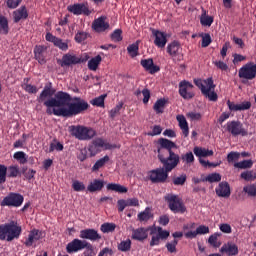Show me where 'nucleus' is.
Returning <instances> with one entry per match:
<instances>
[{"instance_id": "obj_1", "label": "nucleus", "mask_w": 256, "mask_h": 256, "mask_svg": "<svg viewBox=\"0 0 256 256\" xmlns=\"http://www.w3.org/2000/svg\"><path fill=\"white\" fill-rule=\"evenodd\" d=\"M36 101L46 107L47 115L56 117H77L89 109V103L81 97H71V94L65 91H58L53 87L52 82L44 85L43 90L37 97Z\"/></svg>"}, {"instance_id": "obj_2", "label": "nucleus", "mask_w": 256, "mask_h": 256, "mask_svg": "<svg viewBox=\"0 0 256 256\" xmlns=\"http://www.w3.org/2000/svg\"><path fill=\"white\" fill-rule=\"evenodd\" d=\"M174 149H177L175 142L167 138H160L158 140L156 153H158V160L163 167L150 171L149 177L152 183H165L169 177V173L181 162L179 154L173 152Z\"/></svg>"}, {"instance_id": "obj_3", "label": "nucleus", "mask_w": 256, "mask_h": 256, "mask_svg": "<svg viewBox=\"0 0 256 256\" xmlns=\"http://www.w3.org/2000/svg\"><path fill=\"white\" fill-rule=\"evenodd\" d=\"M149 231L150 235H152L151 241H150V247H155L161 245V241H166V239H169L170 232L167 230H163L161 226H150L148 228H137L132 230V239L134 241H145L149 237Z\"/></svg>"}, {"instance_id": "obj_4", "label": "nucleus", "mask_w": 256, "mask_h": 256, "mask_svg": "<svg viewBox=\"0 0 256 256\" xmlns=\"http://www.w3.org/2000/svg\"><path fill=\"white\" fill-rule=\"evenodd\" d=\"M21 226L17 221H10L5 224L0 225V241H14V239H19L22 233Z\"/></svg>"}, {"instance_id": "obj_5", "label": "nucleus", "mask_w": 256, "mask_h": 256, "mask_svg": "<svg viewBox=\"0 0 256 256\" xmlns=\"http://www.w3.org/2000/svg\"><path fill=\"white\" fill-rule=\"evenodd\" d=\"M194 84L198 89H200L202 95L209 99V101H217L218 96L215 93V83L213 82V78L209 77L205 80L202 79H194Z\"/></svg>"}, {"instance_id": "obj_6", "label": "nucleus", "mask_w": 256, "mask_h": 256, "mask_svg": "<svg viewBox=\"0 0 256 256\" xmlns=\"http://www.w3.org/2000/svg\"><path fill=\"white\" fill-rule=\"evenodd\" d=\"M69 132L78 141H91V139L97 137V131L95 129L84 125H72L69 127Z\"/></svg>"}, {"instance_id": "obj_7", "label": "nucleus", "mask_w": 256, "mask_h": 256, "mask_svg": "<svg viewBox=\"0 0 256 256\" xmlns=\"http://www.w3.org/2000/svg\"><path fill=\"white\" fill-rule=\"evenodd\" d=\"M164 199L168 203V207L172 213H181L183 215V213L187 211L183 199L179 198L177 195L167 194Z\"/></svg>"}, {"instance_id": "obj_8", "label": "nucleus", "mask_w": 256, "mask_h": 256, "mask_svg": "<svg viewBox=\"0 0 256 256\" xmlns=\"http://www.w3.org/2000/svg\"><path fill=\"white\" fill-rule=\"evenodd\" d=\"M226 130L228 133H231L233 137H237L241 135V137H247L249 135V131L243 126V123L239 120L229 121L226 124Z\"/></svg>"}, {"instance_id": "obj_9", "label": "nucleus", "mask_w": 256, "mask_h": 256, "mask_svg": "<svg viewBox=\"0 0 256 256\" xmlns=\"http://www.w3.org/2000/svg\"><path fill=\"white\" fill-rule=\"evenodd\" d=\"M195 86L187 80H182L179 82V95L182 99L189 101L195 97Z\"/></svg>"}, {"instance_id": "obj_10", "label": "nucleus", "mask_w": 256, "mask_h": 256, "mask_svg": "<svg viewBox=\"0 0 256 256\" xmlns=\"http://www.w3.org/2000/svg\"><path fill=\"white\" fill-rule=\"evenodd\" d=\"M25 198L19 193L11 192L8 196L4 197L1 201V207H21Z\"/></svg>"}, {"instance_id": "obj_11", "label": "nucleus", "mask_w": 256, "mask_h": 256, "mask_svg": "<svg viewBox=\"0 0 256 256\" xmlns=\"http://www.w3.org/2000/svg\"><path fill=\"white\" fill-rule=\"evenodd\" d=\"M238 77L247 81H253L256 77V64L254 62L246 63L239 69Z\"/></svg>"}, {"instance_id": "obj_12", "label": "nucleus", "mask_w": 256, "mask_h": 256, "mask_svg": "<svg viewBox=\"0 0 256 256\" xmlns=\"http://www.w3.org/2000/svg\"><path fill=\"white\" fill-rule=\"evenodd\" d=\"M88 58L81 59L73 53H66L62 56V59L58 60L57 63L60 67H71V65H79L80 63H85Z\"/></svg>"}, {"instance_id": "obj_13", "label": "nucleus", "mask_w": 256, "mask_h": 256, "mask_svg": "<svg viewBox=\"0 0 256 256\" xmlns=\"http://www.w3.org/2000/svg\"><path fill=\"white\" fill-rule=\"evenodd\" d=\"M67 11L69 13H72L73 15H85L86 17H89L91 15V10L89 9V3L83 2V3H75L72 5H69L67 7Z\"/></svg>"}, {"instance_id": "obj_14", "label": "nucleus", "mask_w": 256, "mask_h": 256, "mask_svg": "<svg viewBox=\"0 0 256 256\" xmlns=\"http://www.w3.org/2000/svg\"><path fill=\"white\" fill-rule=\"evenodd\" d=\"M152 35L154 39V45L159 49H164L165 45H167V33L152 29Z\"/></svg>"}, {"instance_id": "obj_15", "label": "nucleus", "mask_w": 256, "mask_h": 256, "mask_svg": "<svg viewBox=\"0 0 256 256\" xmlns=\"http://www.w3.org/2000/svg\"><path fill=\"white\" fill-rule=\"evenodd\" d=\"M140 65L145 71L150 73V75H155V73H159L161 71V67L155 65L153 62V58L142 59L140 61Z\"/></svg>"}, {"instance_id": "obj_16", "label": "nucleus", "mask_w": 256, "mask_h": 256, "mask_svg": "<svg viewBox=\"0 0 256 256\" xmlns=\"http://www.w3.org/2000/svg\"><path fill=\"white\" fill-rule=\"evenodd\" d=\"M80 239H87L88 241H101V234L93 228H88L80 231Z\"/></svg>"}, {"instance_id": "obj_17", "label": "nucleus", "mask_w": 256, "mask_h": 256, "mask_svg": "<svg viewBox=\"0 0 256 256\" xmlns=\"http://www.w3.org/2000/svg\"><path fill=\"white\" fill-rule=\"evenodd\" d=\"M85 243H87V240L75 238L67 244L66 251L67 253H78V251H83Z\"/></svg>"}, {"instance_id": "obj_18", "label": "nucleus", "mask_w": 256, "mask_h": 256, "mask_svg": "<svg viewBox=\"0 0 256 256\" xmlns=\"http://www.w3.org/2000/svg\"><path fill=\"white\" fill-rule=\"evenodd\" d=\"M107 17L100 16L99 18L95 19L92 23V28L96 33H103V31H107L109 29V22H105Z\"/></svg>"}, {"instance_id": "obj_19", "label": "nucleus", "mask_w": 256, "mask_h": 256, "mask_svg": "<svg viewBox=\"0 0 256 256\" xmlns=\"http://www.w3.org/2000/svg\"><path fill=\"white\" fill-rule=\"evenodd\" d=\"M41 239H43V232L37 229H33L30 231L28 238L24 242V245L26 247H33V242L39 241Z\"/></svg>"}, {"instance_id": "obj_20", "label": "nucleus", "mask_w": 256, "mask_h": 256, "mask_svg": "<svg viewBox=\"0 0 256 256\" xmlns=\"http://www.w3.org/2000/svg\"><path fill=\"white\" fill-rule=\"evenodd\" d=\"M103 147V143L101 142V138L94 139L88 145V151L90 153V157H95L98 153H101V148Z\"/></svg>"}, {"instance_id": "obj_21", "label": "nucleus", "mask_w": 256, "mask_h": 256, "mask_svg": "<svg viewBox=\"0 0 256 256\" xmlns=\"http://www.w3.org/2000/svg\"><path fill=\"white\" fill-rule=\"evenodd\" d=\"M227 105L230 111H247L251 109V103L249 101H244L241 104H235V102L227 100Z\"/></svg>"}, {"instance_id": "obj_22", "label": "nucleus", "mask_w": 256, "mask_h": 256, "mask_svg": "<svg viewBox=\"0 0 256 256\" xmlns=\"http://www.w3.org/2000/svg\"><path fill=\"white\" fill-rule=\"evenodd\" d=\"M215 191L218 197H231V187L229 186L228 182H221Z\"/></svg>"}, {"instance_id": "obj_23", "label": "nucleus", "mask_w": 256, "mask_h": 256, "mask_svg": "<svg viewBox=\"0 0 256 256\" xmlns=\"http://www.w3.org/2000/svg\"><path fill=\"white\" fill-rule=\"evenodd\" d=\"M220 252L228 256L239 255V247L233 242H228L221 247Z\"/></svg>"}, {"instance_id": "obj_24", "label": "nucleus", "mask_w": 256, "mask_h": 256, "mask_svg": "<svg viewBox=\"0 0 256 256\" xmlns=\"http://www.w3.org/2000/svg\"><path fill=\"white\" fill-rule=\"evenodd\" d=\"M29 17V12L27 11V7L21 6L19 9L13 12L14 23H19V21L27 19Z\"/></svg>"}, {"instance_id": "obj_25", "label": "nucleus", "mask_w": 256, "mask_h": 256, "mask_svg": "<svg viewBox=\"0 0 256 256\" xmlns=\"http://www.w3.org/2000/svg\"><path fill=\"white\" fill-rule=\"evenodd\" d=\"M47 48H45V46H35L34 48V57L36 59V61H38V63H40V65H45V63L47 62L45 60V51Z\"/></svg>"}, {"instance_id": "obj_26", "label": "nucleus", "mask_w": 256, "mask_h": 256, "mask_svg": "<svg viewBox=\"0 0 256 256\" xmlns=\"http://www.w3.org/2000/svg\"><path fill=\"white\" fill-rule=\"evenodd\" d=\"M105 187V181L94 179L90 184L87 186V191L89 193H95L97 191H101Z\"/></svg>"}, {"instance_id": "obj_27", "label": "nucleus", "mask_w": 256, "mask_h": 256, "mask_svg": "<svg viewBox=\"0 0 256 256\" xmlns=\"http://www.w3.org/2000/svg\"><path fill=\"white\" fill-rule=\"evenodd\" d=\"M180 129H182V133L184 137H189V123H187V119L183 115H178L176 117Z\"/></svg>"}, {"instance_id": "obj_28", "label": "nucleus", "mask_w": 256, "mask_h": 256, "mask_svg": "<svg viewBox=\"0 0 256 256\" xmlns=\"http://www.w3.org/2000/svg\"><path fill=\"white\" fill-rule=\"evenodd\" d=\"M181 49V43L179 41L174 40L167 46V53L170 57H177L179 50Z\"/></svg>"}, {"instance_id": "obj_29", "label": "nucleus", "mask_w": 256, "mask_h": 256, "mask_svg": "<svg viewBox=\"0 0 256 256\" xmlns=\"http://www.w3.org/2000/svg\"><path fill=\"white\" fill-rule=\"evenodd\" d=\"M139 43H141V41L137 40L136 42L128 45L127 47L128 55L132 59H135V57H139Z\"/></svg>"}, {"instance_id": "obj_30", "label": "nucleus", "mask_w": 256, "mask_h": 256, "mask_svg": "<svg viewBox=\"0 0 256 256\" xmlns=\"http://www.w3.org/2000/svg\"><path fill=\"white\" fill-rule=\"evenodd\" d=\"M0 35H9V20L0 14Z\"/></svg>"}, {"instance_id": "obj_31", "label": "nucleus", "mask_w": 256, "mask_h": 256, "mask_svg": "<svg viewBox=\"0 0 256 256\" xmlns=\"http://www.w3.org/2000/svg\"><path fill=\"white\" fill-rule=\"evenodd\" d=\"M106 189L108 191H115L116 193H127L129 191V189H127V187H125L121 184H117V183L107 184Z\"/></svg>"}, {"instance_id": "obj_32", "label": "nucleus", "mask_w": 256, "mask_h": 256, "mask_svg": "<svg viewBox=\"0 0 256 256\" xmlns=\"http://www.w3.org/2000/svg\"><path fill=\"white\" fill-rule=\"evenodd\" d=\"M194 155H196V157H211L213 156V150H207L205 148H201V147H194L193 149Z\"/></svg>"}, {"instance_id": "obj_33", "label": "nucleus", "mask_w": 256, "mask_h": 256, "mask_svg": "<svg viewBox=\"0 0 256 256\" xmlns=\"http://www.w3.org/2000/svg\"><path fill=\"white\" fill-rule=\"evenodd\" d=\"M101 61H102L101 55H97L93 57L88 61V69H90V71H97V68L101 64Z\"/></svg>"}, {"instance_id": "obj_34", "label": "nucleus", "mask_w": 256, "mask_h": 256, "mask_svg": "<svg viewBox=\"0 0 256 256\" xmlns=\"http://www.w3.org/2000/svg\"><path fill=\"white\" fill-rule=\"evenodd\" d=\"M13 158L18 161L20 165H25L29 159V156L23 151H18L13 154Z\"/></svg>"}, {"instance_id": "obj_35", "label": "nucleus", "mask_w": 256, "mask_h": 256, "mask_svg": "<svg viewBox=\"0 0 256 256\" xmlns=\"http://www.w3.org/2000/svg\"><path fill=\"white\" fill-rule=\"evenodd\" d=\"M213 21V16H208L206 11H204L200 17V23L203 27H211V25H213Z\"/></svg>"}, {"instance_id": "obj_36", "label": "nucleus", "mask_w": 256, "mask_h": 256, "mask_svg": "<svg viewBox=\"0 0 256 256\" xmlns=\"http://www.w3.org/2000/svg\"><path fill=\"white\" fill-rule=\"evenodd\" d=\"M219 181H221V174L219 173H211L208 176L202 178L203 183H219Z\"/></svg>"}, {"instance_id": "obj_37", "label": "nucleus", "mask_w": 256, "mask_h": 256, "mask_svg": "<svg viewBox=\"0 0 256 256\" xmlns=\"http://www.w3.org/2000/svg\"><path fill=\"white\" fill-rule=\"evenodd\" d=\"M84 252L83 256H95L97 255V251H95V246L91 244L90 242H87L84 244Z\"/></svg>"}, {"instance_id": "obj_38", "label": "nucleus", "mask_w": 256, "mask_h": 256, "mask_svg": "<svg viewBox=\"0 0 256 256\" xmlns=\"http://www.w3.org/2000/svg\"><path fill=\"white\" fill-rule=\"evenodd\" d=\"M24 82L25 83L22 85V89H24V91H26V93H30V94L35 95V93H37V91H39V89H37V86L27 84V83H29V78H25Z\"/></svg>"}, {"instance_id": "obj_39", "label": "nucleus", "mask_w": 256, "mask_h": 256, "mask_svg": "<svg viewBox=\"0 0 256 256\" xmlns=\"http://www.w3.org/2000/svg\"><path fill=\"white\" fill-rule=\"evenodd\" d=\"M153 217V214H151V209L149 207L145 208L143 212H140L138 214V221L143 223V221H149Z\"/></svg>"}, {"instance_id": "obj_40", "label": "nucleus", "mask_w": 256, "mask_h": 256, "mask_svg": "<svg viewBox=\"0 0 256 256\" xmlns=\"http://www.w3.org/2000/svg\"><path fill=\"white\" fill-rule=\"evenodd\" d=\"M107 97V94L100 95L93 100L90 101L91 105L94 107H105V98Z\"/></svg>"}, {"instance_id": "obj_41", "label": "nucleus", "mask_w": 256, "mask_h": 256, "mask_svg": "<svg viewBox=\"0 0 256 256\" xmlns=\"http://www.w3.org/2000/svg\"><path fill=\"white\" fill-rule=\"evenodd\" d=\"M236 169H251L253 167V160H243L234 164Z\"/></svg>"}, {"instance_id": "obj_42", "label": "nucleus", "mask_w": 256, "mask_h": 256, "mask_svg": "<svg viewBox=\"0 0 256 256\" xmlns=\"http://www.w3.org/2000/svg\"><path fill=\"white\" fill-rule=\"evenodd\" d=\"M106 163H109V156L107 155L95 162L92 167V171H99V169H101V167H103Z\"/></svg>"}, {"instance_id": "obj_43", "label": "nucleus", "mask_w": 256, "mask_h": 256, "mask_svg": "<svg viewBox=\"0 0 256 256\" xmlns=\"http://www.w3.org/2000/svg\"><path fill=\"white\" fill-rule=\"evenodd\" d=\"M118 251H122V253H127V251H131V239L121 241L118 244Z\"/></svg>"}, {"instance_id": "obj_44", "label": "nucleus", "mask_w": 256, "mask_h": 256, "mask_svg": "<svg viewBox=\"0 0 256 256\" xmlns=\"http://www.w3.org/2000/svg\"><path fill=\"white\" fill-rule=\"evenodd\" d=\"M54 47H57L60 49V51H68L69 50V40L63 41V39L58 38L56 40V43L54 44Z\"/></svg>"}, {"instance_id": "obj_45", "label": "nucleus", "mask_w": 256, "mask_h": 256, "mask_svg": "<svg viewBox=\"0 0 256 256\" xmlns=\"http://www.w3.org/2000/svg\"><path fill=\"white\" fill-rule=\"evenodd\" d=\"M243 191L248 195V197H256V182L244 186Z\"/></svg>"}, {"instance_id": "obj_46", "label": "nucleus", "mask_w": 256, "mask_h": 256, "mask_svg": "<svg viewBox=\"0 0 256 256\" xmlns=\"http://www.w3.org/2000/svg\"><path fill=\"white\" fill-rule=\"evenodd\" d=\"M115 229H117V225H115V223H109V222L102 224L100 227V230L102 231V233H113Z\"/></svg>"}, {"instance_id": "obj_47", "label": "nucleus", "mask_w": 256, "mask_h": 256, "mask_svg": "<svg viewBox=\"0 0 256 256\" xmlns=\"http://www.w3.org/2000/svg\"><path fill=\"white\" fill-rule=\"evenodd\" d=\"M241 179L244 181H255L256 179V172L253 170L242 172L240 175Z\"/></svg>"}, {"instance_id": "obj_48", "label": "nucleus", "mask_w": 256, "mask_h": 256, "mask_svg": "<svg viewBox=\"0 0 256 256\" xmlns=\"http://www.w3.org/2000/svg\"><path fill=\"white\" fill-rule=\"evenodd\" d=\"M165 103H167V101H165V99H159L155 102L154 104V111L156 113H163V109L165 108Z\"/></svg>"}, {"instance_id": "obj_49", "label": "nucleus", "mask_w": 256, "mask_h": 256, "mask_svg": "<svg viewBox=\"0 0 256 256\" xmlns=\"http://www.w3.org/2000/svg\"><path fill=\"white\" fill-rule=\"evenodd\" d=\"M179 244V240L174 239L171 242L166 243V249L168 253H177V245Z\"/></svg>"}, {"instance_id": "obj_50", "label": "nucleus", "mask_w": 256, "mask_h": 256, "mask_svg": "<svg viewBox=\"0 0 256 256\" xmlns=\"http://www.w3.org/2000/svg\"><path fill=\"white\" fill-rule=\"evenodd\" d=\"M181 159L186 165H191V163H195V156L193 152H187L181 156Z\"/></svg>"}, {"instance_id": "obj_51", "label": "nucleus", "mask_w": 256, "mask_h": 256, "mask_svg": "<svg viewBox=\"0 0 256 256\" xmlns=\"http://www.w3.org/2000/svg\"><path fill=\"white\" fill-rule=\"evenodd\" d=\"M123 30L121 29H116L113 31V33L111 34V39L112 41H114L115 43H119L120 41H123Z\"/></svg>"}, {"instance_id": "obj_52", "label": "nucleus", "mask_w": 256, "mask_h": 256, "mask_svg": "<svg viewBox=\"0 0 256 256\" xmlns=\"http://www.w3.org/2000/svg\"><path fill=\"white\" fill-rule=\"evenodd\" d=\"M19 175H21V172L19 171V166H9L8 167V177L10 178H15V177H19Z\"/></svg>"}, {"instance_id": "obj_53", "label": "nucleus", "mask_w": 256, "mask_h": 256, "mask_svg": "<svg viewBox=\"0 0 256 256\" xmlns=\"http://www.w3.org/2000/svg\"><path fill=\"white\" fill-rule=\"evenodd\" d=\"M172 181L173 184L176 186H183L187 182V174H182L180 176L174 177Z\"/></svg>"}, {"instance_id": "obj_54", "label": "nucleus", "mask_w": 256, "mask_h": 256, "mask_svg": "<svg viewBox=\"0 0 256 256\" xmlns=\"http://www.w3.org/2000/svg\"><path fill=\"white\" fill-rule=\"evenodd\" d=\"M88 37L89 33L78 31L74 37V40L76 41V43H83V41H85Z\"/></svg>"}, {"instance_id": "obj_55", "label": "nucleus", "mask_w": 256, "mask_h": 256, "mask_svg": "<svg viewBox=\"0 0 256 256\" xmlns=\"http://www.w3.org/2000/svg\"><path fill=\"white\" fill-rule=\"evenodd\" d=\"M7 166L0 164V185L7 181Z\"/></svg>"}, {"instance_id": "obj_56", "label": "nucleus", "mask_w": 256, "mask_h": 256, "mask_svg": "<svg viewBox=\"0 0 256 256\" xmlns=\"http://www.w3.org/2000/svg\"><path fill=\"white\" fill-rule=\"evenodd\" d=\"M123 102H119L113 109L110 110L111 119H115V117L120 113L121 109H123Z\"/></svg>"}, {"instance_id": "obj_57", "label": "nucleus", "mask_w": 256, "mask_h": 256, "mask_svg": "<svg viewBox=\"0 0 256 256\" xmlns=\"http://www.w3.org/2000/svg\"><path fill=\"white\" fill-rule=\"evenodd\" d=\"M212 42L213 40L211 39V35L209 33H205L204 35H202L201 47H209V45H211Z\"/></svg>"}, {"instance_id": "obj_58", "label": "nucleus", "mask_w": 256, "mask_h": 256, "mask_svg": "<svg viewBox=\"0 0 256 256\" xmlns=\"http://www.w3.org/2000/svg\"><path fill=\"white\" fill-rule=\"evenodd\" d=\"M163 133V128L160 125H154L152 127V131L148 132L149 137H155L157 135H161Z\"/></svg>"}, {"instance_id": "obj_59", "label": "nucleus", "mask_w": 256, "mask_h": 256, "mask_svg": "<svg viewBox=\"0 0 256 256\" xmlns=\"http://www.w3.org/2000/svg\"><path fill=\"white\" fill-rule=\"evenodd\" d=\"M72 188L76 192L85 191V184L79 180H75L72 184Z\"/></svg>"}, {"instance_id": "obj_60", "label": "nucleus", "mask_w": 256, "mask_h": 256, "mask_svg": "<svg viewBox=\"0 0 256 256\" xmlns=\"http://www.w3.org/2000/svg\"><path fill=\"white\" fill-rule=\"evenodd\" d=\"M239 157H241V153L239 152H230L227 155V161L228 163H233L235 161H239Z\"/></svg>"}, {"instance_id": "obj_61", "label": "nucleus", "mask_w": 256, "mask_h": 256, "mask_svg": "<svg viewBox=\"0 0 256 256\" xmlns=\"http://www.w3.org/2000/svg\"><path fill=\"white\" fill-rule=\"evenodd\" d=\"M64 146L61 142L51 143L49 147V153H53V151H63Z\"/></svg>"}, {"instance_id": "obj_62", "label": "nucleus", "mask_w": 256, "mask_h": 256, "mask_svg": "<svg viewBox=\"0 0 256 256\" xmlns=\"http://www.w3.org/2000/svg\"><path fill=\"white\" fill-rule=\"evenodd\" d=\"M220 234L214 233L208 238V243L212 245V247H219V244L217 243V239H219Z\"/></svg>"}, {"instance_id": "obj_63", "label": "nucleus", "mask_w": 256, "mask_h": 256, "mask_svg": "<svg viewBox=\"0 0 256 256\" xmlns=\"http://www.w3.org/2000/svg\"><path fill=\"white\" fill-rule=\"evenodd\" d=\"M22 173H23L24 177H26L28 179V181H31V179H33L35 177V173H37V171H35L33 169H30L29 171H27V168H23Z\"/></svg>"}, {"instance_id": "obj_64", "label": "nucleus", "mask_w": 256, "mask_h": 256, "mask_svg": "<svg viewBox=\"0 0 256 256\" xmlns=\"http://www.w3.org/2000/svg\"><path fill=\"white\" fill-rule=\"evenodd\" d=\"M113 249L109 248V247H105L103 248L99 253H98V256H107V255H110V256H113Z\"/></svg>"}]
</instances>
